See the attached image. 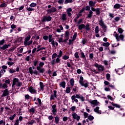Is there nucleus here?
<instances>
[{
	"label": "nucleus",
	"mask_w": 125,
	"mask_h": 125,
	"mask_svg": "<svg viewBox=\"0 0 125 125\" xmlns=\"http://www.w3.org/2000/svg\"><path fill=\"white\" fill-rule=\"evenodd\" d=\"M61 19H62V22H64V21H66V20H67L68 17H67V15H66V14H62Z\"/></svg>",
	"instance_id": "obj_14"
},
{
	"label": "nucleus",
	"mask_w": 125,
	"mask_h": 125,
	"mask_svg": "<svg viewBox=\"0 0 125 125\" xmlns=\"http://www.w3.org/2000/svg\"><path fill=\"white\" fill-rule=\"evenodd\" d=\"M55 98H57V91L54 90L53 93L51 94L50 97V100H54Z\"/></svg>",
	"instance_id": "obj_7"
},
{
	"label": "nucleus",
	"mask_w": 125,
	"mask_h": 125,
	"mask_svg": "<svg viewBox=\"0 0 125 125\" xmlns=\"http://www.w3.org/2000/svg\"><path fill=\"white\" fill-rule=\"evenodd\" d=\"M103 46L108 47L110 45V43L109 42H104L103 44Z\"/></svg>",
	"instance_id": "obj_45"
},
{
	"label": "nucleus",
	"mask_w": 125,
	"mask_h": 125,
	"mask_svg": "<svg viewBox=\"0 0 125 125\" xmlns=\"http://www.w3.org/2000/svg\"><path fill=\"white\" fill-rule=\"evenodd\" d=\"M69 58H70V57L67 56V55H64L62 57V59H63V60H68V59H69Z\"/></svg>",
	"instance_id": "obj_46"
},
{
	"label": "nucleus",
	"mask_w": 125,
	"mask_h": 125,
	"mask_svg": "<svg viewBox=\"0 0 125 125\" xmlns=\"http://www.w3.org/2000/svg\"><path fill=\"white\" fill-rule=\"evenodd\" d=\"M14 125H19V120L17 119L15 121V123L14 124Z\"/></svg>",
	"instance_id": "obj_64"
},
{
	"label": "nucleus",
	"mask_w": 125,
	"mask_h": 125,
	"mask_svg": "<svg viewBox=\"0 0 125 125\" xmlns=\"http://www.w3.org/2000/svg\"><path fill=\"white\" fill-rule=\"evenodd\" d=\"M99 106H97L96 108L94 109V111L95 112V113H97V114H101L102 111L101 110H99Z\"/></svg>",
	"instance_id": "obj_17"
},
{
	"label": "nucleus",
	"mask_w": 125,
	"mask_h": 125,
	"mask_svg": "<svg viewBox=\"0 0 125 125\" xmlns=\"http://www.w3.org/2000/svg\"><path fill=\"white\" fill-rule=\"evenodd\" d=\"M28 91L32 93V94H37V90L34 88L33 86H30L28 89Z\"/></svg>",
	"instance_id": "obj_10"
},
{
	"label": "nucleus",
	"mask_w": 125,
	"mask_h": 125,
	"mask_svg": "<svg viewBox=\"0 0 125 125\" xmlns=\"http://www.w3.org/2000/svg\"><path fill=\"white\" fill-rule=\"evenodd\" d=\"M77 109V108L75 106H73L70 108V110L71 111H73V112H75L76 111V109Z\"/></svg>",
	"instance_id": "obj_54"
},
{
	"label": "nucleus",
	"mask_w": 125,
	"mask_h": 125,
	"mask_svg": "<svg viewBox=\"0 0 125 125\" xmlns=\"http://www.w3.org/2000/svg\"><path fill=\"white\" fill-rule=\"evenodd\" d=\"M49 121H52L53 120V116L52 115H49L48 116Z\"/></svg>",
	"instance_id": "obj_63"
},
{
	"label": "nucleus",
	"mask_w": 125,
	"mask_h": 125,
	"mask_svg": "<svg viewBox=\"0 0 125 125\" xmlns=\"http://www.w3.org/2000/svg\"><path fill=\"white\" fill-rule=\"evenodd\" d=\"M9 73H10V74H13V73H15V69L12 68H10L9 70Z\"/></svg>",
	"instance_id": "obj_38"
},
{
	"label": "nucleus",
	"mask_w": 125,
	"mask_h": 125,
	"mask_svg": "<svg viewBox=\"0 0 125 125\" xmlns=\"http://www.w3.org/2000/svg\"><path fill=\"white\" fill-rule=\"evenodd\" d=\"M58 55L56 54V53H54L52 56V59H54V58H56L57 57Z\"/></svg>",
	"instance_id": "obj_58"
},
{
	"label": "nucleus",
	"mask_w": 125,
	"mask_h": 125,
	"mask_svg": "<svg viewBox=\"0 0 125 125\" xmlns=\"http://www.w3.org/2000/svg\"><path fill=\"white\" fill-rule=\"evenodd\" d=\"M8 95H9V91H8V89H7V88H6L3 91L2 96L3 97H5V96H7Z\"/></svg>",
	"instance_id": "obj_13"
},
{
	"label": "nucleus",
	"mask_w": 125,
	"mask_h": 125,
	"mask_svg": "<svg viewBox=\"0 0 125 125\" xmlns=\"http://www.w3.org/2000/svg\"><path fill=\"white\" fill-rule=\"evenodd\" d=\"M48 41L49 42H51L52 46H58V43L57 42L54 41V39L52 38V35L50 34L48 35Z\"/></svg>",
	"instance_id": "obj_5"
},
{
	"label": "nucleus",
	"mask_w": 125,
	"mask_h": 125,
	"mask_svg": "<svg viewBox=\"0 0 125 125\" xmlns=\"http://www.w3.org/2000/svg\"><path fill=\"white\" fill-rule=\"evenodd\" d=\"M22 83L19 81L18 78H14L13 80L12 85V89H19V87L22 85Z\"/></svg>",
	"instance_id": "obj_2"
},
{
	"label": "nucleus",
	"mask_w": 125,
	"mask_h": 125,
	"mask_svg": "<svg viewBox=\"0 0 125 125\" xmlns=\"http://www.w3.org/2000/svg\"><path fill=\"white\" fill-rule=\"evenodd\" d=\"M70 85L72 87H73L75 84V80H74L73 78L70 79Z\"/></svg>",
	"instance_id": "obj_30"
},
{
	"label": "nucleus",
	"mask_w": 125,
	"mask_h": 125,
	"mask_svg": "<svg viewBox=\"0 0 125 125\" xmlns=\"http://www.w3.org/2000/svg\"><path fill=\"white\" fill-rule=\"evenodd\" d=\"M95 32L96 34H98L99 33V27L98 26H96Z\"/></svg>",
	"instance_id": "obj_39"
},
{
	"label": "nucleus",
	"mask_w": 125,
	"mask_h": 125,
	"mask_svg": "<svg viewBox=\"0 0 125 125\" xmlns=\"http://www.w3.org/2000/svg\"><path fill=\"white\" fill-rule=\"evenodd\" d=\"M30 39H31V36L29 35L27 36L26 38H25L24 42H29Z\"/></svg>",
	"instance_id": "obj_36"
},
{
	"label": "nucleus",
	"mask_w": 125,
	"mask_h": 125,
	"mask_svg": "<svg viewBox=\"0 0 125 125\" xmlns=\"http://www.w3.org/2000/svg\"><path fill=\"white\" fill-rule=\"evenodd\" d=\"M85 29L86 31H89V30L90 29V28H89V24H86L85 26Z\"/></svg>",
	"instance_id": "obj_57"
},
{
	"label": "nucleus",
	"mask_w": 125,
	"mask_h": 125,
	"mask_svg": "<svg viewBox=\"0 0 125 125\" xmlns=\"http://www.w3.org/2000/svg\"><path fill=\"white\" fill-rule=\"evenodd\" d=\"M89 103L91 104L92 107H95L98 105V102H97V100H90Z\"/></svg>",
	"instance_id": "obj_8"
},
{
	"label": "nucleus",
	"mask_w": 125,
	"mask_h": 125,
	"mask_svg": "<svg viewBox=\"0 0 125 125\" xmlns=\"http://www.w3.org/2000/svg\"><path fill=\"white\" fill-rule=\"evenodd\" d=\"M106 80H107V81H110V78H111V75H110V74H109V73L106 74Z\"/></svg>",
	"instance_id": "obj_42"
},
{
	"label": "nucleus",
	"mask_w": 125,
	"mask_h": 125,
	"mask_svg": "<svg viewBox=\"0 0 125 125\" xmlns=\"http://www.w3.org/2000/svg\"><path fill=\"white\" fill-rule=\"evenodd\" d=\"M99 25H100V26H101L102 27L105 25V23H104V21H103V20L102 19L99 20Z\"/></svg>",
	"instance_id": "obj_27"
},
{
	"label": "nucleus",
	"mask_w": 125,
	"mask_h": 125,
	"mask_svg": "<svg viewBox=\"0 0 125 125\" xmlns=\"http://www.w3.org/2000/svg\"><path fill=\"white\" fill-rule=\"evenodd\" d=\"M59 122H60V118L58 116L55 117V123L56 125H58L59 124Z\"/></svg>",
	"instance_id": "obj_24"
},
{
	"label": "nucleus",
	"mask_w": 125,
	"mask_h": 125,
	"mask_svg": "<svg viewBox=\"0 0 125 125\" xmlns=\"http://www.w3.org/2000/svg\"><path fill=\"white\" fill-rule=\"evenodd\" d=\"M58 0V3L59 4H63L64 3V1L65 0Z\"/></svg>",
	"instance_id": "obj_51"
},
{
	"label": "nucleus",
	"mask_w": 125,
	"mask_h": 125,
	"mask_svg": "<svg viewBox=\"0 0 125 125\" xmlns=\"http://www.w3.org/2000/svg\"><path fill=\"white\" fill-rule=\"evenodd\" d=\"M73 2V0H65L64 1V4H67V3H72Z\"/></svg>",
	"instance_id": "obj_35"
},
{
	"label": "nucleus",
	"mask_w": 125,
	"mask_h": 125,
	"mask_svg": "<svg viewBox=\"0 0 125 125\" xmlns=\"http://www.w3.org/2000/svg\"><path fill=\"white\" fill-rule=\"evenodd\" d=\"M25 99H27V100H29V99H31V96L30 95L27 94L25 95Z\"/></svg>",
	"instance_id": "obj_59"
},
{
	"label": "nucleus",
	"mask_w": 125,
	"mask_h": 125,
	"mask_svg": "<svg viewBox=\"0 0 125 125\" xmlns=\"http://www.w3.org/2000/svg\"><path fill=\"white\" fill-rule=\"evenodd\" d=\"M38 63H39V61L35 60L33 62V65H34L35 67L38 65Z\"/></svg>",
	"instance_id": "obj_61"
},
{
	"label": "nucleus",
	"mask_w": 125,
	"mask_h": 125,
	"mask_svg": "<svg viewBox=\"0 0 125 125\" xmlns=\"http://www.w3.org/2000/svg\"><path fill=\"white\" fill-rule=\"evenodd\" d=\"M52 112L54 116H56L57 113V109L56 108V104H54L52 106Z\"/></svg>",
	"instance_id": "obj_9"
},
{
	"label": "nucleus",
	"mask_w": 125,
	"mask_h": 125,
	"mask_svg": "<svg viewBox=\"0 0 125 125\" xmlns=\"http://www.w3.org/2000/svg\"><path fill=\"white\" fill-rule=\"evenodd\" d=\"M24 45H30V44H32L33 43V41L31 40L30 41H26L25 42H24Z\"/></svg>",
	"instance_id": "obj_29"
},
{
	"label": "nucleus",
	"mask_w": 125,
	"mask_h": 125,
	"mask_svg": "<svg viewBox=\"0 0 125 125\" xmlns=\"http://www.w3.org/2000/svg\"><path fill=\"white\" fill-rule=\"evenodd\" d=\"M56 8L55 7H52L51 9H49L47 10V12L49 14H52L54 12H56Z\"/></svg>",
	"instance_id": "obj_11"
},
{
	"label": "nucleus",
	"mask_w": 125,
	"mask_h": 125,
	"mask_svg": "<svg viewBox=\"0 0 125 125\" xmlns=\"http://www.w3.org/2000/svg\"><path fill=\"white\" fill-rule=\"evenodd\" d=\"M62 55H63V52L60 50L59 51V54L57 56V57H62Z\"/></svg>",
	"instance_id": "obj_40"
},
{
	"label": "nucleus",
	"mask_w": 125,
	"mask_h": 125,
	"mask_svg": "<svg viewBox=\"0 0 125 125\" xmlns=\"http://www.w3.org/2000/svg\"><path fill=\"white\" fill-rule=\"evenodd\" d=\"M23 40V38L22 37H20L18 38L16 41V42H21Z\"/></svg>",
	"instance_id": "obj_48"
},
{
	"label": "nucleus",
	"mask_w": 125,
	"mask_h": 125,
	"mask_svg": "<svg viewBox=\"0 0 125 125\" xmlns=\"http://www.w3.org/2000/svg\"><path fill=\"white\" fill-rule=\"evenodd\" d=\"M56 63H60L61 60L60 59V57H58L55 60Z\"/></svg>",
	"instance_id": "obj_50"
},
{
	"label": "nucleus",
	"mask_w": 125,
	"mask_h": 125,
	"mask_svg": "<svg viewBox=\"0 0 125 125\" xmlns=\"http://www.w3.org/2000/svg\"><path fill=\"white\" fill-rule=\"evenodd\" d=\"M29 72L30 73V74H31V75H33V68L32 67H29Z\"/></svg>",
	"instance_id": "obj_55"
},
{
	"label": "nucleus",
	"mask_w": 125,
	"mask_h": 125,
	"mask_svg": "<svg viewBox=\"0 0 125 125\" xmlns=\"http://www.w3.org/2000/svg\"><path fill=\"white\" fill-rule=\"evenodd\" d=\"M30 7H36L37 6V3L35 2H32L30 4Z\"/></svg>",
	"instance_id": "obj_44"
},
{
	"label": "nucleus",
	"mask_w": 125,
	"mask_h": 125,
	"mask_svg": "<svg viewBox=\"0 0 125 125\" xmlns=\"http://www.w3.org/2000/svg\"><path fill=\"white\" fill-rule=\"evenodd\" d=\"M80 84L82 86H84V87H87L88 86V83H84V82H83Z\"/></svg>",
	"instance_id": "obj_33"
},
{
	"label": "nucleus",
	"mask_w": 125,
	"mask_h": 125,
	"mask_svg": "<svg viewBox=\"0 0 125 125\" xmlns=\"http://www.w3.org/2000/svg\"><path fill=\"white\" fill-rule=\"evenodd\" d=\"M78 99H80L82 102L85 101V98L83 97V96L81 95V94H75V95H73L71 96L72 103H74V102H75V103H79V100Z\"/></svg>",
	"instance_id": "obj_1"
},
{
	"label": "nucleus",
	"mask_w": 125,
	"mask_h": 125,
	"mask_svg": "<svg viewBox=\"0 0 125 125\" xmlns=\"http://www.w3.org/2000/svg\"><path fill=\"white\" fill-rule=\"evenodd\" d=\"M102 28H103L104 32H107V30H108V27L105 24L102 26Z\"/></svg>",
	"instance_id": "obj_32"
},
{
	"label": "nucleus",
	"mask_w": 125,
	"mask_h": 125,
	"mask_svg": "<svg viewBox=\"0 0 125 125\" xmlns=\"http://www.w3.org/2000/svg\"><path fill=\"white\" fill-rule=\"evenodd\" d=\"M52 20V17L46 14V15L43 16L42 18V23H45L46 22H50Z\"/></svg>",
	"instance_id": "obj_4"
},
{
	"label": "nucleus",
	"mask_w": 125,
	"mask_h": 125,
	"mask_svg": "<svg viewBox=\"0 0 125 125\" xmlns=\"http://www.w3.org/2000/svg\"><path fill=\"white\" fill-rule=\"evenodd\" d=\"M35 111H36V109H35V108H34V107L31 108L29 110V111H30V113H35Z\"/></svg>",
	"instance_id": "obj_62"
},
{
	"label": "nucleus",
	"mask_w": 125,
	"mask_h": 125,
	"mask_svg": "<svg viewBox=\"0 0 125 125\" xmlns=\"http://www.w3.org/2000/svg\"><path fill=\"white\" fill-rule=\"evenodd\" d=\"M81 57L83 59H84V58H85V55H84V53L83 52V51H81Z\"/></svg>",
	"instance_id": "obj_52"
},
{
	"label": "nucleus",
	"mask_w": 125,
	"mask_h": 125,
	"mask_svg": "<svg viewBox=\"0 0 125 125\" xmlns=\"http://www.w3.org/2000/svg\"><path fill=\"white\" fill-rule=\"evenodd\" d=\"M93 57H94L93 53H91L89 54L90 60H93Z\"/></svg>",
	"instance_id": "obj_56"
},
{
	"label": "nucleus",
	"mask_w": 125,
	"mask_h": 125,
	"mask_svg": "<svg viewBox=\"0 0 125 125\" xmlns=\"http://www.w3.org/2000/svg\"><path fill=\"white\" fill-rule=\"evenodd\" d=\"M111 105H112L114 107H115L116 108H121V105L118 104H115L114 103H111Z\"/></svg>",
	"instance_id": "obj_28"
},
{
	"label": "nucleus",
	"mask_w": 125,
	"mask_h": 125,
	"mask_svg": "<svg viewBox=\"0 0 125 125\" xmlns=\"http://www.w3.org/2000/svg\"><path fill=\"white\" fill-rule=\"evenodd\" d=\"M15 117H16V114H14L13 115L9 117V120L10 121H13Z\"/></svg>",
	"instance_id": "obj_43"
},
{
	"label": "nucleus",
	"mask_w": 125,
	"mask_h": 125,
	"mask_svg": "<svg viewBox=\"0 0 125 125\" xmlns=\"http://www.w3.org/2000/svg\"><path fill=\"white\" fill-rule=\"evenodd\" d=\"M87 119L89 120V121H93L94 117L91 115H89L87 117Z\"/></svg>",
	"instance_id": "obj_41"
},
{
	"label": "nucleus",
	"mask_w": 125,
	"mask_h": 125,
	"mask_svg": "<svg viewBox=\"0 0 125 125\" xmlns=\"http://www.w3.org/2000/svg\"><path fill=\"white\" fill-rule=\"evenodd\" d=\"M79 83L81 84L83 83V76H81L80 77V80L79 81Z\"/></svg>",
	"instance_id": "obj_37"
},
{
	"label": "nucleus",
	"mask_w": 125,
	"mask_h": 125,
	"mask_svg": "<svg viewBox=\"0 0 125 125\" xmlns=\"http://www.w3.org/2000/svg\"><path fill=\"white\" fill-rule=\"evenodd\" d=\"M4 42H5V40L4 39L0 41V45L1 46V45H3V44H4Z\"/></svg>",
	"instance_id": "obj_49"
},
{
	"label": "nucleus",
	"mask_w": 125,
	"mask_h": 125,
	"mask_svg": "<svg viewBox=\"0 0 125 125\" xmlns=\"http://www.w3.org/2000/svg\"><path fill=\"white\" fill-rule=\"evenodd\" d=\"M85 28V25L83 24H82L78 25V29L80 31H82V30H83V29H84Z\"/></svg>",
	"instance_id": "obj_26"
},
{
	"label": "nucleus",
	"mask_w": 125,
	"mask_h": 125,
	"mask_svg": "<svg viewBox=\"0 0 125 125\" xmlns=\"http://www.w3.org/2000/svg\"><path fill=\"white\" fill-rule=\"evenodd\" d=\"M10 47V44H5L3 45L2 46H0V48L2 50H6V49L7 48H8V47Z\"/></svg>",
	"instance_id": "obj_12"
},
{
	"label": "nucleus",
	"mask_w": 125,
	"mask_h": 125,
	"mask_svg": "<svg viewBox=\"0 0 125 125\" xmlns=\"http://www.w3.org/2000/svg\"><path fill=\"white\" fill-rule=\"evenodd\" d=\"M98 68V71H100V72H102L103 71H104V66L100 64V65H97L96 66Z\"/></svg>",
	"instance_id": "obj_16"
},
{
	"label": "nucleus",
	"mask_w": 125,
	"mask_h": 125,
	"mask_svg": "<svg viewBox=\"0 0 125 125\" xmlns=\"http://www.w3.org/2000/svg\"><path fill=\"white\" fill-rule=\"evenodd\" d=\"M8 87V86L6 83H0V88H3L4 89H5Z\"/></svg>",
	"instance_id": "obj_19"
},
{
	"label": "nucleus",
	"mask_w": 125,
	"mask_h": 125,
	"mask_svg": "<svg viewBox=\"0 0 125 125\" xmlns=\"http://www.w3.org/2000/svg\"><path fill=\"white\" fill-rule=\"evenodd\" d=\"M123 5L120 4L119 3H116L114 5V8L115 9H119V8H121V7H123Z\"/></svg>",
	"instance_id": "obj_21"
},
{
	"label": "nucleus",
	"mask_w": 125,
	"mask_h": 125,
	"mask_svg": "<svg viewBox=\"0 0 125 125\" xmlns=\"http://www.w3.org/2000/svg\"><path fill=\"white\" fill-rule=\"evenodd\" d=\"M27 10H28V11H34V9H33L31 6H30L29 7H27L26 8Z\"/></svg>",
	"instance_id": "obj_60"
},
{
	"label": "nucleus",
	"mask_w": 125,
	"mask_h": 125,
	"mask_svg": "<svg viewBox=\"0 0 125 125\" xmlns=\"http://www.w3.org/2000/svg\"><path fill=\"white\" fill-rule=\"evenodd\" d=\"M40 89L42 91H43L44 90V84H43V83L42 82H40Z\"/></svg>",
	"instance_id": "obj_23"
},
{
	"label": "nucleus",
	"mask_w": 125,
	"mask_h": 125,
	"mask_svg": "<svg viewBox=\"0 0 125 125\" xmlns=\"http://www.w3.org/2000/svg\"><path fill=\"white\" fill-rule=\"evenodd\" d=\"M115 71L118 75H122V74H124V71L123 70V69L122 68H119L118 69H115Z\"/></svg>",
	"instance_id": "obj_18"
},
{
	"label": "nucleus",
	"mask_w": 125,
	"mask_h": 125,
	"mask_svg": "<svg viewBox=\"0 0 125 125\" xmlns=\"http://www.w3.org/2000/svg\"><path fill=\"white\" fill-rule=\"evenodd\" d=\"M92 14H93V12H92L91 10H90L88 14H87V18H91V17H92Z\"/></svg>",
	"instance_id": "obj_31"
},
{
	"label": "nucleus",
	"mask_w": 125,
	"mask_h": 125,
	"mask_svg": "<svg viewBox=\"0 0 125 125\" xmlns=\"http://www.w3.org/2000/svg\"><path fill=\"white\" fill-rule=\"evenodd\" d=\"M96 3V2H95V1H93L92 0H90L89 1V5H90V7H93L95 6Z\"/></svg>",
	"instance_id": "obj_22"
},
{
	"label": "nucleus",
	"mask_w": 125,
	"mask_h": 125,
	"mask_svg": "<svg viewBox=\"0 0 125 125\" xmlns=\"http://www.w3.org/2000/svg\"><path fill=\"white\" fill-rule=\"evenodd\" d=\"M0 7L1 8L3 7H6V4L5 3H2L0 5Z\"/></svg>",
	"instance_id": "obj_53"
},
{
	"label": "nucleus",
	"mask_w": 125,
	"mask_h": 125,
	"mask_svg": "<svg viewBox=\"0 0 125 125\" xmlns=\"http://www.w3.org/2000/svg\"><path fill=\"white\" fill-rule=\"evenodd\" d=\"M104 63L106 66V68H110V64L109 63V62L106 60L104 61Z\"/></svg>",
	"instance_id": "obj_25"
},
{
	"label": "nucleus",
	"mask_w": 125,
	"mask_h": 125,
	"mask_svg": "<svg viewBox=\"0 0 125 125\" xmlns=\"http://www.w3.org/2000/svg\"><path fill=\"white\" fill-rule=\"evenodd\" d=\"M113 36L116 38V40L117 42H120V41H122V42H123L124 39H125V36H124V35H119L116 32H114Z\"/></svg>",
	"instance_id": "obj_3"
},
{
	"label": "nucleus",
	"mask_w": 125,
	"mask_h": 125,
	"mask_svg": "<svg viewBox=\"0 0 125 125\" xmlns=\"http://www.w3.org/2000/svg\"><path fill=\"white\" fill-rule=\"evenodd\" d=\"M72 118L74 120H76L77 122H79L80 120L81 119V116L80 115H78V114H76V113L74 112L72 114Z\"/></svg>",
	"instance_id": "obj_6"
},
{
	"label": "nucleus",
	"mask_w": 125,
	"mask_h": 125,
	"mask_svg": "<svg viewBox=\"0 0 125 125\" xmlns=\"http://www.w3.org/2000/svg\"><path fill=\"white\" fill-rule=\"evenodd\" d=\"M65 92L66 93H70L71 92V87L69 86L67 87L65 89Z\"/></svg>",
	"instance_id": "obj_34"
},
{
	"label": "nucleus",
	"mask_w": 125,
	"mask_h": 125,
	"mask_svg": "<svg viewBox=\"0 0 125 125\" xmlns=\"http://www.w3.org/2000/svg\"><path fill=\"white\" fill-rule=\"evenodd\" d=\"M59 85L62 87V88H65L66 87V82L65 81L60 82Z\"/></svg>",
	"instance_id": "obj_20"
},
{
	"label": "nucleus",
	"mask_w": 125,
	"mask_h": 125,
	"mask_svg": "<svg viewBox=\"0 0 125 125\" xmlns=\"http://www.w3.org/2000/svg\"><path fill=\"white\" fill-rule=\"evenodd\" d=\"M7 64L10 67L11 66H12V65H14V62H7Z\"/></svg>",
	"instance_id": "obj_47"
},
{
	"label": "nucleus",
	"mask_w": 125,
	"mask_h": 125,
	"mask_svg": "<svg viewBox=\"0 0 125 125\" xmlns=\"http://www.w3.org/2000/svg\"><path fill=\"white\" fill-rule=\"evenodd\" d=\"M65 39H66V41H68L70 38V32L68 30L66 31L64 33Z\"/></svg>",
	"instance_id": "obj_15"
}]
</instances>
